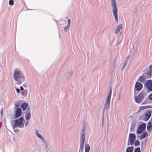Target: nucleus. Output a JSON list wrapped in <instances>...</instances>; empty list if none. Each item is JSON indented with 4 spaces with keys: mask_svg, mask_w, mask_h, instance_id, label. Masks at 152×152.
Returning a JSON list of instances; mask_svg holds the SVG:
<instances>
[{
    "mask_svg": "<svg viewBox=\"0 0 152 152\" xmlns=\"http://www.w3.org/2000/svg\"><path fill=\"white\" fill-rule=\"evenodd\" d=\"M13 77L14 79L19 84L25 81L23 72L19 68H15L14 69L13 72Z\"/></svg>",
    "mask_w": 152,
    "mask_h": 152,
    "instance_id": "nucleus-1",
    "label": "nucleus"
},
{
    "mask_svg": "<svg viewBox=\"0 0 152 152\" xmlns=\"http://www.w3.org/2000/svg\"><path fill=\"white\" fill-rule=\"evenodd\" d=\"M111 6L112 8V12L115 21L118 22V10L116 0H110Z\"/></svg>",
    "mask_w": 152,
    "mask_h": 152,
    "instance_id": "nucleus-2",
    "label": "nucleus"
},
{
    "mask_svg": "<svg viewBox=\"0 0 152 152\" xmlns=\"http://www.w3.org/2000/svg\"><path fill=\"white\" fill-rule=\"evenodd\" d=\"M23 120V118L21 117L18 119L12 121L11 122L12 128L14 129L16 127H19L21 126Z\"/></svg>",
    "mask_w": 152,
    "mask_h": 152,
    "instance_id": "nucleus-3",
    "label": "nucleus"
},
{
    "mask_svg": "<svg viewBox=\"0 0 152 152\" xmlns=\"http://www.w3.org/2000/svg\"><path fill=\"white\" fill-rule=\"evenodd\" d=\"M35 134L37 138L41 140L45 144V149L48 148L49 146V144L45 140L43 136L40 134L39 132L37 129L35 130Z\"/></svg>",
    "mask_w": 152,
    "mask_h": 152,
    "instance_id": "nucleus-4",
    "label": "nucleus"
},
{
    "mask_svg": "<svg viewBox=\"0 0 152 152\" xmlns=\"http://www.w3.org/2000/svg\"><path fill=\"white\" fill-rule=\"evenodd\" d=\"M146 94L144 92H141L138 95L134 96V100L136 102L140 103L143 100L144 98L146 96Z\"/></svg>",
    "mask_w": 152,
    "mask_h": 152,
    "instance_id": "nucleus-5",
    "label": "nucleus"
},
{
    "mask_svg": "<svg viewBox=\"0 0 152 152\" xmlns=\"http://www.w3.org/2000/svg\"><path fill=\"white\" fill-rule=\"evenodd\" d=\"M111 90L109 93L107 97L104 105V109H107L110 107V101L111 96Z\"/></svg>",
    "mask_w": 152,
    "mask_h": 152,
    "instance_id": "nucleus-6",
    "label": "nucleus"
},
{
    "mask_svg": "<svg viewBox=\"0 0 152 152\" xmlns=\"http://www.w3.org/2000/svg\"><path fill=\"white\" fill-rule=\"evenodd\" d=\"M136 138V136L134 134L130 133L128 138V143H129L131 145H134Z\"/></svg>",
    "mask_w": 152,
    "mask_h": 152,
    "instance_id": "nucleus-7",
    "label": "nucleus"
},
{
    "mask_svg": "<svg viewBox=\"0 0 152 152\" xmlns=\"http://www.w3.org/2000/svg\"><path fill=\"white\" fill-rule=\"evenodd\" d=\"M146 126V124H143L139 126L137 129V133L140 134L145 129Z\"/></svg>",
    "mask_w": 152,
    "mask_h": 152,
    "instance_id": "nucleus-8",
    "label": "nucleus"
},
{
    "mask_svg": "<svg viewBox=\"0 0 152 152\" xmlns=\"http://www.w3.org/2000/svg\"><path fill=\"white\" fill-rule=\"evenodd\" d=\"M145 85L149 91H152V81L151 80H146L145 82Z\"/></svg>",
    "mask_w": 152,
    "mask_h": 152,
    "instance_id": "nucleus-9",
    "label": "nucleus"
},
{
    "mask_svg": "<svg viewBox=\"0 0 152 152\" xmlns=\"http://www.w3.org/2000/svg\"><path fill=\"white\" fill-rule=\"evenodd\" d=\"M22 114L21 109L19 107L17 108L15 112V116L16 118H18L20 117Z\"/></svg>",
    "mask_w": 152,
    "mask_h": 152,
    "instance_id": "nucleus-10",
    "label": "nucleus"
},
{
    "mask_svg": "<svg viewBox=\"0 0 152 152\" xmlns=\"http://www.w3.org/2000/svg\"><path fill=\"white\" fill-rule=\"evenodd\" d=\"M143 75L147 78H149L151 77L152 75V72H151L148 69H145L144 71Z\"/></svg>",
    "mask_w": 152,
    "mask_h": 152,
    "instance_id": "nucleus-11",
    "label": "nucleus"
},
{
    "mask_svg": "<svg viewBox=\"0 0 152 152\" xmlns=\"http://www.w3.org/2000/svg\"><path fill=\"white\" fill-rule=\"evenodd\" d=\"M142 88V84L139 82H136L134 86L135 89L139 91Z\"/></svg>",
    "mask_w": 152,
    "mask_h": 152,
    "instance_id": "nucleus-12",
    "label": "nucleus"
},
{
    "mask_svg": "<svg viewBox=\"0 0 152 152\" xmlns=\"http://www.w3.org/2000/svg\"><path fill=\"white\" fill-rule=\"evenodd\" d=\"M151 113L150 111H148L145 113V120L147 121L150 118L151 116Z\"/></svg>",
    "mask_w": 152,
    "mask_h": 152,
    "instance_id": "nucleus-13",
    "label": "nucleus"
},
{
    "mask_svg": "<svg viewBox=\"0 0 152 152\" xmlns=\"http://www.w3.org/2000/svg\"><path fill=\"white\" fill-rule=\"evenodd\" d=\"M146 79L147 78L143 74L142 75L140 76L138 78L137 80L142 83H144L145 82Z\"/></svg>",
    "mask_w": 152,
    "mask_h": 152,
    "instance_id": "nucleus-14",
    "label": "nucleus"
},
{
    "mask_svg": "<svg viewBox=\"0 0 152 152\" xmlns=\"http://www.w3.org/2000/svg\"><path fill=\"white\" fill-rule=\"evenodd\" d=\"M85 129H83V132H82L81 136V143L84 142L85 138Z\"/></svg>",
    "mask_w": 152,
    "mask_h": 152,
    "instance_id": "nucleus-15",
    "label": "nucleus"
},
{
    "mask_svg": "<svg viewBox=\"0 0 152 152\" xmlns=\"http://www.w3.org/2000/svg\"><path fill=\"white\" fill-rule=\"evenodd\" d=\"M31 114L29 110H27L25 113V119L26 121L29 120L31 117Z\"/></svg>",
    "mask_w": 152,
    "mask_h": 152,
    "instance_id": "nucleus-16",
    "label": "nucleus"
},
{
    "mask_svg": "<svg viewBox=\"0 0 152 152\" xmlns=\"http://www.w3.org/2000/svg\"><path fill=\"white\" fill-rule=\"evenodd\" d=\"M122 24H119L118 26L116 29L115 31V32L116 34L118 33L120 30L122 28Z\"/></svg>",
    "mask_w": 152,
    "mask_h": 152,
    "instance_id": "nucleus-17",
    "label": "nucleus"
},
{
    "mask_svg": "<svg viewBox=\"0 0 152 152\" xmlns=\"http://www.w3.org/2000/svg\"><path fill=\"white\" fill-rule=\"evenodd\" d=\"M147 135V133L146 132H143L140 136V139L141 140L145 138Z\"/></svg>",
    "mask_w": 152,
    "mask_h": 152,
    "instance_id": "nucleus-18",
    "label": "nucleus"
},
{
    "mask_svg": "<svg viewBox=\"0 0 152 152\" xmlns=\"http://www.w3.org/2000/svg\"><path fill=\"white\" fill-rule=\"evenodd\" d=\"M152 124L151 122V121H150L148 123L147 126V129L149 131H150L152 129Z\"/></svg>",
    "mask_w": 152,
    "mask_h": 152,
    "instance_id": "nucleus-19",
    "label": "nucleus"
},
{
    "mask_svg": "<svg viewBox=\"0 0 152 152\" xmlns=\"http://www.w3.org/2000/svg\"><path fill=\"white\" fill-rule=\"evenodd\" d=\"M27 107V104L25 103H23L21 106V107L23 111H25Z\"/></svg>",
    "mask_w": 152,
    "mask_h": 152,
    "instance_id": "nucleus-20",
    "label": "nucleus"
},
{
    "mask_svg": "<svg viewBox=\"0 0 152 152\" xmlns=\"http://www.w3.org/2000/svg\"><path fill=\"white\" fill-rule=\"evenodd\" d=\"M133 147H129L127 148L126 152H133Z\"/></svg>",
    "mask_w": 152,
    "mask_h": 152,
    "instance_id": "nucleus-21",
    "label": "nucleus"
},
{
    "mask_svg": "<svg viewBox=\"0 0 152 152\" xmlns=\"http://www.w3.org/2000/svg\"><path fill=\"white\" fill-rule=\"evenodd\" d=\"M90 150V147L88 144H86L85 147V152H89Z\"/></svg>",
    "mask_w": 152,
    "mask_h": 152,
    "instance_id": "nucleus-22",
    "label": "nucleus"
},
{
    "mask_svg": "<svg viewBox=\"0 0 152 152\" xmlns=\"http://www.w3.org/2000/svg\"><path fill=\"white\" fill-rule=\"evenodd\" d=\"M22 95L24 96H26L27 95V90H25L22 92H21Z\"/></svg>",
    "mask_w": 152,
    "mask_h": 152,
    "instance_id": "nucleus-23",
    "label": "nucleus"
},
{
    "mask_svg": "<svg viewBox=\"0 0 152 152\" xmlns=\"http://www.w3.org/2000/svg\"><path fill=\"white\" fill-rule=\"evenodd\" d=\"M84 143H80V148L79 151V152H80V151H82L83 150V148L84 146Z\"/></svg>",
    "mask_w": 152,
    "mask_h": 152,
    "instance_id": "nucleus-24",
    "label": "nucleus"
},
{
    "mask_svg": "<svg viewBox=\"0 0 152 152\" xmlns=\"http://www.w3.org/2000/svg\"><path fill=\"white\" fill-rule=\"evenodd\" d=\"M135 142H134V145L135 146H139L140 144V142L138 140H135Z\"/></svg>",
    "mask_w": 152,
    "mask_h": 152,
    "instance_id": "nucleus-25",
    "label": "nucleus"
},
{
    "mask_svg": "<svg viewBox=\"0 0 152 152\" xmlns=\"http://www.w3.org/2000/svg\"><path fill=\"white\" fill-rule=\"evenodd\" d=\"M146 140L142 141V144L141 145V147H144L146 145Z\"/></svg>",
    "mask_w": 152,
    "mask_h": 152,
    "instance_id": "nucleus-26",
    "label": "nucleus"
},
{
    "mask_svg": "<svg viewBox=\"0 0 152 152\" xmlns=\"http://www.w3.org/2000/svg\"><path fill=\"white\" fill-rule=\"evenodd\" d=\"M134 152H141L140 147L136 148L134 150Z\"/></svg>",
    "mask_w": 152,
    "mask_h": 152,
    "instance_id": "nucleus-27",
    "label": "nucleus"
},
{
    "mask_svg": "<svg viewBox=\"0 0 152 152\" xmlns=\"http://www.w3.org/2000/svg\"><path fill=\"white\" fill-rule=\"evenodd\" d=\"M70 26L67 25L66 26V27H65V28L64 29V31L65 32H66V31H67L69 30Z\"/></svg>",
    "mask_w": 152,
    "mask_h": 152,
    "instance_id": "nucleus-28",
    "label": "nucleus"
},
{
    "mask_svg": "<svg viewBox=\"0 0 152 152\" xmlns=\"http://www.w3.org/2000/svg\"><path fill=\"white\" fill-rule=\"evenodd\" d=\"M9 4L10 5H12L14 4V1L12 0H10L9 1Z\"/></svg>",
    "mask_w": 152,
    "mask_h": 152,
    "instance_id": "nucleus-29",
    "label": "nucleus"
},
{
    "mask_svg": "<svg viewBox=\"0 0 152 152\" xmlns=\"http://www.w3.org/2000/svg\"><path fill=\"white\" fill-rule=\"evenodd\" d=\"M145 106H140V108H139V109L140 110H143V109H145Z\"/></svg>",
    "mask_w": 152,
    "mask_h": 152,
    "instance_id": "nucleus-30",
    "label": "nucleus"
},
{
    "mask_svg": "<svg viewBox=\"0 0 152 152\" xmlns=\"http://www.w3.org/2000/svg\"><path fill=\"white\" fill-rule=\"evenodd\" d=\"M15 89H16L17 93L18 94H19L20 92V90L19 88L16 87L15 88Z\"/></svg>",
    "mask_w": 152,
    "mask_h": 152,
    "instance_id": "nucleus-31",
    "label": "nucleus"
},
{
    "mask_svg": "<svg viewBox=\"0 0 152 152\" xmlns=\"http://www.w3.org/2000/svg\"><path fill=\"white\" fill-rule=\"evenodd\" d=\"M148 98L150 100H152V93L149 96Z\"/></svg>",
    "mask_w": 152,
    "mask_h": 152,
    "instance_id": "nucleus-32",
    "label": "nucleus"
},
{
    "mask_svg": "<svg viewBox=\"0 0 152 152\" xmlns=\"http://www.w3.org/2000/svg\"><path fill=\"white\" fill-rule=\"evenodd\" d=\"M70 24H71L70 20V19H69L68 20V23H67V25L70 26Z\"/></svg>",
    "mask_w": 152,
    "mask_h": 152,
    "instance_id": "nucleus-33",
    "label": "nucleus"
},
{
    "mask_svg": "<svg viewBox=\"0 0 152 152\" xmlns=\"http://www.w3.org/2000/svg\"><path fill=\"white\" fill-rule=\"evenodd\" d=\"M149 69L148 70L152 72V65L149 66Z\"/></svg>",
    "mask_w": 152,
    "mask_h": 152,
    "instance_id": "nucleus-34",
    "label": "nucleus"
},
{
    "mask_svg": "<svg viewBox=\"0 0 152 152\" xmlns=\"http://www.w3.org/2000/svg\"><path fill=\"white\" fill-rule=\"evenodd\" d=\"M127 64V61H126L125 63L124 64L122 69H123L126 66Z\"/></svg>",
    "mask_w": 152,
    "mask_h": 152,
    "instance_id": "nucleus-35",
    "label": "nucleus"
},
{
    "mask_svg": "<svg viewBox=\"0 0 152 152\" xmlns=\"http://www.w3.org/2000/svg\"><path fill=\"white\" fill-rule=\"evenodd\" d=\"M145 108H151V106L150 105H147V106H145Z\"/></svg>",
    "mask_w": 152,
    "mask_h": 152,
    "instance_id": "nucleus-36",
    "label": "nucleus"
},
{
    "mask_svg": "<svg viewBox=\"0 0 152 152\" xmlns=\"http://www.w3.org/2000/svg\"><path fill=\"white\" fill-rule=\"evenodd\" d=\"M29 124V122L27 121L26 122L25 124V126H27Z\"/></svg>",
    "mask_w": 152,
    "mask_h": 152,
    "instance_id": "nucleus-37",
    "label": "nucleus"
},
{
    "mask_svg": "<svg viewBox=\"0 0 152 152\" xmlns=\"http://www.w3.org/2000/svg\"><path fill=\"white\" fill-rule=\"evenodd\" d=\"M15 107H17L18 106H19V105L18 104V103H15Z\"/></svg>",
    "mask_w": 152,
    "mask_h": 152,
    "instance_id": "nucleus-38",
    "label": "nucleus"
},
{
    "mask_svg": "<svg viewBox=\"0 0 152 152\" xmlns=\"http://www.w3.org/2000/svg\"><path fill=\"white\" fill-rule=\"evenodd\" d=\"M121 94H118V100H119L121 99Z\"/></svg>",
    "mask_w": 152,
    "mask_h": 152,
    "instance_id": "nucleus-39",
    "label": "nucleus"
},
{
    "mask_svg": "<svg viewBox=\"0 0 152 152\" xmlns=\"http://www.w3.org/2000/svg\"><path fill=\"white\" fill-rule=\"evenodd\" d=\"M20 90H21V91H23V90L24 88L22 86H20Z\"/></svg>",
    "mask_w": 152,
    "mask_h": 152,
    "instance_id": "nucleus-40",
    "label": "nucleus"
},
{
    "mask_svg": "<svg viewBox=\"0 0 152 152\" xmlns=\"http://www.w3.org/2000/svg\"><path fill=\"white\" fill-rule=\"evenodd\" d=\"M129 57H130V56H129V55H128V56H127V58H126V61H127V60H128L129 58Z\"/></svg>",
    "mask_w": 152,
    "mask_h": 152,
    "instance_id": "nucleus-41",
    "label": "nucleus"
},
{
    "mask_svg": "<svg viewBox=\"0 0 152 152\" xmlns=\"http://www.w3.org/2000/svg\"><path fill=\"white\" fill-rule=\"evenodd\" d=\"M1 115H2V114H3V108H2L1 110Z\"/></svg>",
    "mask_w": 152,
    "mask_h": 152,
    "instance_id": "nucleus-42",
    "label": "nucleus"
},
{
    "mask_svg": "<svg viewBox=\"0 0 152 152\" xmlns=\"http://www.w3.org/2000/svg\"><path fill=\"white\" fill-rule=\"evenodd\" d=\"M23 86H25V87H26L27 86V85H26V84L25 83V84H24L23 85Z\"/></svg>",
    "mask_w": 152,
    "mask_h": 152,
    "instance_id": "nucleus-43",
    "label": "nucleus"
},
{
    "mask_svg": "<svg viewBox=\"0 0 152 152\" xmlns=\"http://www.w3.org/2000/svg\"><path fill=\"white\" fill-rule=\"evenodd\" d=\"M72 74H73V72H71L70 73V74L71 75H72Z\"/></svg>",
    "mask_w": 152,
    "mask_h": 152,
    "instance_id": "nucleus-44",
    "label": "nucleus"
},
{
    "mask_svg": "<svg viewBox=\"0 0 152 152\" xmlns=\"http://www.w3.org/2000/svg\"><path fill=\"white\" fill-rule=\"evenodd\" d=\"M23 126H24V125L23 124V126H22V127H23Z\"/></svg>",
    "mask_w": 152,
    "mask_h": 152,
    "instance_id": "nucleus-45",
    "label": "nucleus"
},
{
    "mask_svg": "<svg viewBox=\"0 0 152 152\" xmlns=\"http://www.w3.org/2000/svg\"><path fill=\"white\" fill-rule=\"evenodd\" d=\"M1 65H0V69L1 68Z\"/></svg>",
    "mask_w": 152,
    "mask_h": 152,
    "instance_id": "nucleus-46",
    "label": "nucleus"
}]
</instances>
